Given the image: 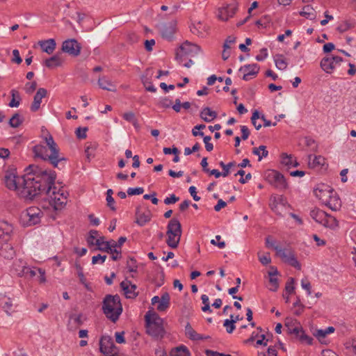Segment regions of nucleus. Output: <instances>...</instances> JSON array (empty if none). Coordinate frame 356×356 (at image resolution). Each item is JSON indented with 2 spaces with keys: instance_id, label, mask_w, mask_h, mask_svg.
Returning <instances> with one entry per match:
<instances>
[{
  "instance_id": "79ce46f5",
  "label": "nucleus",
  "mask_w": 356,
  "mask_h": 356,
  "mask_svg": "<svg viewBox=\"0 0 356 356\" xmlns=\"http://www.w3.org/2000/svg\"><path fill=\"white\" fill-rule=\"evenodd\" d=\"M168 235V238L166 240V243L169 247L171 248H177L179 245V241L181 238H179V236H175L174 235Z\"/></svg>"
},
{
  "instance_id": "5701e85b",
  "label": "nucleus",
  "mask_w": 356,
  "mask_h": 356,
  "mask_svg": "<svg viewBox=\"0 0 356 356\" xmlns=\"http://www.w3.org/2000/svg\"><path fill=\"white\" fill-rule=\"evenodd\" d=\"M332 191V189H330L327 191V193L329 194L327 196L330 197V200H325L324 203L331 210L337 211L341 207V201L337 197H332L331 195Z\"/></svg>"
},
{
  "instance_id": "864d4df0",
  "label": "nucleus",
  "mask_w": 356,
  "mask_h": 356,
  "mask_svg": "<svg viewBox=\"0 0 356 356\" xmlns=\"http://www.w3.org/2000/svg\"><path fill=\"white\" fill-rule=\"evenodd\" d=\"M223 326L226 327V331L229 334L232 333L236 328L235 323L231 319H225Z\"/></svg>"
},
{
  "instance_id": "3c124183",
  "label": "nucleus",
  "mask_w": 356,
  "mask_h": 356,
  "mask_svg": "<svg viewBox=\"0 0 356 356\" xmlns=\"http://www.w3.org/2000/svg\"><path fill=\"white\" fill-rule=\"evenodd\" d=\"M70 318L74 320V323L78 326L82 325L83 323V321L86 319V318H83V316L82 314H72L70 316Z\"/></svg>"
},
{
  "instance_id": "c9c22d12",
  "label": "nucleus",
  "mask_w": 356,
  "mask_h": 356,
  "mask_svg": "<svg viewBox=\"0 0 356 356\" xmlns=\"http://www.w3.org/2000/svg\"><path fill=\"white\" fill-rule=\"evenodd\" d=\"M95 250H99L109 254L116 253L122 254L121 250H118L116 248H112L111 242L110 241H106L104 243V245H102L99 247H96Z\"/></svg>"
},
{
  "instance_id": "774afa93",
  "label": "nucleus",
  "mask_w": 356,
  "mask_h": 356,
  "mask_svg": "<svg viewBox=\"0 0 356 356\" xmlns=\"http://www.w3.org/2000/svg\"><path fill=\"white\" fill-rule=\"evenodd\" d=\"M205 355L207 356H232L229 354L220 353L217 351L211 350H206Z\"/></svg>"
},
{
  "instance_id": "2eb2a0df",
  "label": "nucleus",
  "mask_w": 356,
  "mask_h": 356,
  "mask_svg": "<svg viewBox=\"0 0 356 356\" xmlns=\"http://www.w3.org/2000/svg\"><path fill=\"white\" fill-rule=\"evenodd\" d=\"M26 215L29 218L27 224L31 226L37 225L40 222L42 213L38 207H30L26 210Z\"/></svg>"
},
{
  "instance_id": "680f3d73",
  "label": "nucleus",
  "mask_w": 356,
  "mask_h": 356,
  "mask_svg": "<svg viewBox=\"0 0 356 356\" xmlns=\"http://www.w3.org/2000/svg\"><path fill=\"white\" fill-rule=\"evenodd\" d=\"M266 246L267 248H271L275 250V248H277L278 249H281L282 248L276 244V241L274 240H271V236H268L266 238Z\"/></svg>"
},
{
  "instance_id": "4468645a",
  "label": "nucleus",
  "mask_w": 356,
  "mask_h": 356,
  "mask_svg": "<svg viewBox=\"0 0 356 356\" xmlns=\"http://www.w3.org/2000/svg\"><path fill=\"white\" fill-rule=\"evenodd\" d=\"M343 61V58L338 56L332 57H326L321 60V67L327 73H330V70H333L337 64Z\"/></svg>"
},
{
  "instance_id": "cd10ccee",
  "label": "nucleus",
  "mask_w": 356,
  "mask_h": 356,
  "mask_svg": "<svg viewBox=\"0 0 356 356\" xmlns=\"http://www.w3.org/2000/svg\"><path fill=\"white\" fill-rule=\"evenodd\" d=\"M170 300L169 293L167 292L163 293L160 298V302L156 308L157 310L159 312L165 311L170 307Z\"/></svg>"
},
{
  "instance_id": "f704fd0d",
  "label": "nucleus",
  "mask_w": 356,
  "mask_h": 356,
  "mask_svg": "<svg viewBox=\"0 0 356 356\" xmlns=\"http://www.w3.org/2000/svg\"><path fill=\"white\" fill-rule=\"evenodd\" d=\"M113 340L109 336H102L99 341V350L102 354H106V348L113 346Z\"/></svg>"
},
{
  "instance_id": "69168bd1",
  "label": "nucleus",
  "mask_w": 356,
  "mask_h": 356,
  "mask_svg": "<svg viewBox=\"0 0 356 356\" xmlns=\"http://www.w3.org/2000/svg\"><path fill=\"white\" fill-rule=\"evenodd\" d=\"M179 197H177L175 194H171L169 197L164 199V203L167 205L175 204L179 201Z\"/></svg>"
},
{
  "instance_id": "9d476101",
  "label": "nucleus",
  "mask_w": 356,
  "mask_h": 356,
  "mask_svg": "<svg viewBox=\"0 0 356 356\" xmlns=\"http://www.w3.org/2000/svg\"><path fill=\"white\" fill-rule=\"evenodd\" d=\"M237 10L238 3L234 1L226 6L220 8L218 12V17L221 20L227 21L234 15Z\"/></svg>"
},
{
  "instance_id": "13d9d810",
  "label": "nucleus",
  "mask_w": 356,
  "mask_h": 356,
  "mask_svg": "<svg viewBox=\"0 0 356 356\" xmlns=\"http://www.w3.org/2000/svg\"><path fill=\"white\" fill-rule=\"evenodd\" d=\"M258 257L259 261L264 266L268 265L271 262V258L269 252L266 253L264 255H260L259 253H258Z\"/></svg>"
},
{
  "instance_id": "f03ea898",
  "label": "nucleus",
  "mask_w": 356,
  "mask_h": 356,
  "mask_svg": "<svg viewBox=\"0 0 356 356\" xmlns=\"http://www.w3.org/2000/svg\"><path fill=\"white\" fill-rule=\"evenodd\" d=\"M102 311L109 320L115 323L123 311L120 296L118 294L106 295L102 302Z\"/></svg>"
},
{
  "instance_id": "c03bdc74",
  "label": "nucleus",
  "mask_w": 356,
  "mask_h": 356,
  "mask_svg": "<svg viewBox=\"0 0 356 356\" xmlns=\"http://www.w3.org/2000/svg\"><path fill=\"white\" fill-rule=\"evenodd\" d=\"M293 325L294 327L290 330L289 334H294L296 338L298 339L303 328L300 323L296 320L294 321Z\"/></svg>"
},
{
  "instance_id": "a211bd4d",
  "label": "nucleus",
  "mask_w": 356,
  "mask_h": 356,
  "mask_svg": "<svg viewBox=\"0 0 356 356\" xmlns=\"http://www.w3.org/2000/svg\"><path fill=\"white\" fill-rule=\"evenodd\" d=\"M47 94V90L45 88H38L35 95L33 97V102L30 107V109L32 112H36L40 109L42 99V98L46 97Z\"/></svg>"
},
{
  "instance_id": "7ed1b4c3",
  "label": "nucleus",
  "mask_w": 356,
  "mask_h": 356,
  "mask_svg": "<svg viewBox=\"0 0 356 356\" xmlns=\"http://www.w3.org/2000/svg\"><path fill=\"white\" fill-rule=\"evenodd\" d=\"M147 333L154 337H163L165 330L163 327V319L154 312H147L145 316Z\"/></svg>"
},
{
  "instance_id": "2f4dec72",
  "label": "nucleus",
  "mask_w": 356,
  "mask_h": 356,
  "mask_svg": "<svg viewBox=\"0 0 356 356\" xmlns=\"http://www.w3.org/2000/svg\"><path fill=\"white\" fill-rule=\"evenodd\" d=\"M335 329L332 326H330L326 327L325 329H319L317 330L314 333V335L318 339V340L323 343V339L329 334L333 333L334 332Z\"/></svg>"
},
{
  "instance_id": "6e6552de",
  "label": "nucleus",
  "mask_w": 356,
  "mask_h": 356,
  "mask_svg": "<svg viewBox=\"0 0 356 356\" xmlns=\"http://www.w3.org/2000/svg\"><path fill=\"white\" fill-rule=\"evenodd\" d=\"M81 45L74 38L67 39L63 42L62 51L69 55L76 57L81 53Z\"/></svg>"
},
{
  "instance_id": "0e129e2a",
  "label": "nucleus",
  "mask_w": 356,
  "mask_h": 356,
  "mask_svg": "<svg viewBox=\"0 0 356 356\" xmlns=\"http://www.w3.org/2000/svg\"><path fill=\"white\" fill-rule=\"evenodd\" d=\"M106 255H102L100 254L96 256H93L92 258V264H96L97 263H100L101 264H102L106 261Z\"/></svg>"
},
{
  "instance_id": "4c0bfd02",
  "label": "nucleus",
  "mask_w": 356,
  "mask_h": 356,
  "mask_svg": "<svg viewBox=\"0 0 356 356\" xmlns=\"http://www.w3.org/2000/svg\"><path fill=\"white\" fill-rule=\"evenodd\" d=\"M10 94L12 96V99L9 102L8 106L11 108L18 107L20 104V101L22 99L19 92L15 89H13L10 91Z\"/></svg>"
},
{
  "instance_id": "a19ab883",
  "label": "nucleus",
  "mask_w": 356,
  "mask_h": 356,
  "mask_svg": "<svg viewBox=\"0 0 356 356\" xmlns=\"http://www.w3.org/2000/svg\"><path fill=\"white\" fill-rule=\"evenodd\" d=\"M1 305L3 309L8 314L10 315L11 312L13 311V302L10 300V298H3L1 300Z\"/></svg>"
},
{
  "instance_id": "6ab92c4d",
  "label": "nucleus",
  "mask_w": 356,
  "mask_h": 356,
  "mask_svg": "<svg viewBox=\"0 0 356 356\" xmlns=\"http://www.w3.org/2000/svg\"><path fill=\"white\" fill-rule=\"evenodd\" d=\"M13 226L7 222L0 223V243L9 241L13 233Z\"/></svg>"
},
{
  "instance_id": "49530a36",
  "label": "nucleus",
  "mask_w": 356,
  "mask_h": 356,
  "mask_svg": "<svg viewBox=\"0 0 356 356\" xmlns=\"http://www.w3.org/2000/svg\"><path fill=\"white\" fill-rule=\"evenodd\" d=\"M127 268L131 273H136L137 272V264L136 260L134 257H129L127 261Z\"/></svg>"
},
{
  "instance_id": "393cba45",
  "label": "nucleus",
  "mask_w": 356,
  "mask_h": 356,
  "mask_svg": "<svg viewBox=\"0 0 356 356\" xmlns=\"http://www.w3.org/2000/svg\"><path fill=\"white\" fill-rule=\"evenodd\" d=\"M61 54L57 53L44 60V65L48 68H53L61 65L63 63Z\"/></svg>"
},
{
  "instance_id": "ea45409f",
  "label": "nucleus",
  "mask_w": 356,
  "mask_h": 356,
  "mask_svg": "<svg viewBox=\"0 0 356 356\" xmlns=\"http://www.w3.org/2000/svg\"><path fill=\"white\" fill-rule=\"evenodd\" d=\"M274 61L278 70H284L287 67V63L282 54H277L274 58Z\"/></svg>"
},
{
  "instance_id": "f8f14e48",
  "label": "nucleus",
  "mask_w": 356,
  "mask_h": 356,
  "mask_svg": "<svg viewBox=\"0 0 356 356\" xmlns=\"http://www.w3.org/2000/svg\"><path fill=\"white\" fill-rule=\"evenodd\" d=\"M120 286L127 298L134 299L138 296V292L136 291L137 286L127 279L120 284Z\"/></svg>"
},
{
  "instance_id": "8fccbe9b",
  "label": "nucleus",
  "mask_w": 356,
  "mask_h": 356,
  "mask_svg": "<svg viewBox=\"0 0 356 356\" xmlns=\"http://www.w3.org/2000/svg\"><path fill=\"white\" fill-rule=\"evenodd\" d=\"M295 279L293 277H289V280L286 282V286H285V291L286 293L288 294H291L295 291Z\"/></svg>"
},
{
  "instance_id": "de8ad7c7",
  "label": "nucleus",
  "mask_w": 356,
  "mask_h": 356,
  "mask_svg": "<svg viewBox=\"0 0 356 356\" xmlns=\"http://www.w3.org/2000/svg\"><path fill=\"white\" fill-rule=\"evenodd\" d=\"M298 339L302 343L312 345L313 342V338L305 334V330H302Z\"/></svg>"
},
{
  "instance_id": "aec40b11",
  "label": "nucleus",
  "mask_w": 356,
  "mask_h": 356,
  "mask_svg": "<svg viewBox=\"0 0 356 356\" xmlns=\"http://www.w3.org/2000/svg\"><path fill=\"white\" fill-rule=\"evenodd\" d=\"M38 44L42 50L48 54H51L55 50L56 46L54 39L40 40L38 42Z\"/></svg>"
},
{
  "instance_id": "72a5a7b5",
  "label": "nucleus",
  "mask_w": 356,
  "mask_h": 356,
  "mask_svg": "<svg viewBox=\"0 0 356 356\" xmlns=\"http://www.w3.org/2000/svg\"><path fill=\"white\" fill-rule=\"evenodd\" d=\"M99 86L105 90L114 91L115 90V86L112 82L107 79L105 76L99 77L98 79Z\"/></svg>"
},
{
  "instance_id": "423d86ee",
  "label": "nucleus",
  "mask_w": 356,
  "mask_h": 356,
  "mask_svg": "<svg viewBox=\"0 0 356 356\" xmlns=\"http://www.w3.org/2000/svg\"><path fill=\"white\" fill-rule=\"evenodd\" d=\"M276 254L280 257L283 261L289 264L291 266L300 270L301 266L297 260L293 251L289 248L278 249L275 248Z\"/></svg>"
},
{
  "instance_id": "0eeeda50",
  "label": "nucleus",
  "mask_w": 356,
  "mask_h": 356,
  "mask_svg": "<svg viewBox=\"0 0 356 356\" xmlns=\"http://www.w3.org/2000/svg\"><path fill=\"white\" fill-rule=\"evenodd\" d=\"M200 51L201 48L200 46L186 40L179 47V51H177L176 54V59L179 60L183 56H194Z\"/></svg>"
},
{
  "instance_id": "052dcab7",
  "label": "nucleus",
  "mask_w": 356,
  "mask_h": 356,
  "mask_svg": "<svg viewBox=\"0 0 356 356\" xmlns=\"http://www.w3.org/2000/svg\"><path fill=\"white\" fill-rule=\"evenodd\" d=\"M37 88L36 81L28 82L25 85V90L27 94H31Z\"/></svg>"
},
{
  "instance_id": "c85d7f7f",
  "label": "nucleus",
  "mask_w": 356,
  "mask_h": 356,
  "mask_svg": "<svg viewBox=\"0 0 356 356\" xmlns=\"http://www.w3.org/2000/svg\"><path fill=\"white\" fill-rule=\"evenodd\" d=\"M299 14L310 20H314L316 17V11L311 5L305 6Z\"/></svg>"
},
{
  "instance_id": "f257e3e1",
  "label": "nucleus",
  "mask_w": 356,
  "mask_h": 356,
  "mask_svg": "<svg viewBox=\"0 0 356 356\" xmlns=\"http://www.w3.org/2000/svg\"><path fill=\"white\" fill-rule=\"evenodd\" d=\"M26 175L23 177V193L30 200L37 195L44 193L51 200L55 210L62 209L67 203L68 193L63 190L56 191L55 171L47 170L39 165L31 164L25 169Z\"/></svg>"
},
{
  "instance_id": "a18cd8bd",
  "label": "nucleus",
  "mask_w": 356,
  "mask_h": 356,
  "mask_svg": "<svg viewBox=\"0 0 356 356\" xmlns=\"http://www.w3.org/2000/svg\"><path fill=\"white\" fill-rule=\"evenodd\" d=\"M106 350V354H103L104 356H120L118 348L115 345L114 341L113 346H109Z\"/></svg>"
},
{
  "instance_id": "473e14b6",
  "label": "nucleus",
  "mask_w": 356,
  "mask_h": 356,
  "mask_svg": "<svg viewBox=\"0 0 356 356\" xmlns=\"http://www.w3.org/2000/svg\"><path fill=\"white\" fill-rule=\"evenodd\" d=\"M282 163L288 168H296L299 165V163L296 160H293L291 155H288L286 153L282 154Z\"/></svg>"
},
{
  "instance_id": "bf43d9fd",
  "label": "nucleus",
  "mask_w": 356,
  "mask_h": 356,
  "mask_svg": "<svg viewBox=\"0 0 356 356\" xmlns=\"http://www.w3.org/2000/svg\"><path fill=\"white\" fill-rule=\"evenodd\" d=\"M127 241V238L125 236H120L117 242H115L114 241H111V246L112 248H121L124 243H125Z\"/></svg>"
},
{
  "instance_id": "37998d69",
  "label": "nucleus",
  "mask_w": 356,
  "mask_h": 356,
  "mask_svg": "<svg viewBox=\"0 0 356 356\" xmlns=\"http://www.w3.org/2000/svg\"><path fill=\"white\" fill-rule=\"evenodd\" d=\"M99 235V232L95 229H92L89 232L88 236L86 238L88 246L91 247L95 245V240L97 236Z\"/></svg>"
},
{
  "instance_id": "58836bf2",
  "label": "nucleus",
  "mask_w": 356,
  "mask_h": 356,
  "mask_svg": "<svg viewBox=\"0 0 356 356\" xmlns=\"http://www.w3.org/2000/svg\"><path fill=\"white\" fill-rule=\"evenodd\" d=\"M22 122L23 118L18 113H16L10 119L8 124L13 128H17L19 127Z\"/></svg>"
},
{
  "instance_id": "e433bc0d",
  "label": "nucleus",
  "mask_w": 356,
  "mask_h": 356,
  "mask_svg": "<svg viewBox=\"0 0 356 356\" xmlns=\"http://www.w3.org/2000/svg\"><path fill=\"white\" fill-rule=\"evenodd\" d=\"M172 356H191L188 348L184 346L181 345L172 349L171 351Z\"/></svg>"
},
{
  "instance_id": "dca6fc26",
  "label": "nucleus",
  "mask_w": 356,
  "mask_h": 356,
  "mask_svg": "<svg viewBox=\"0 0 356 356\" xmlns=\"http://www.w3.org/2000/svg\"><path fill=\"white\" fill-rule=\"evenodd\" d=\"M0 256L8 260L13 259L15 256V250L9 241L0 243Z\"/></svg>"
},
{
  "instance_id": "a878e982",
  "label": "nucleus",
  "mask_w": 356,
  "mask_h": 356,
  "mask_svg": "<svg viewBox=\"0 0 356 356\" xmlns=\"http://www.w3.org/2000/svg\"><path fill=\"white\" fill-rule=\"evenodd\" d=\"M4 182L6 186L10 190H16L17 188L16 176L13 172H6L4 177Z\"/></svg>"
},
{
  "instance_id": "5fc2aeb1",
  "label": "nucleus",
  "mask_w": 356,
  "mask_h": 356,
  "mask_svg": "<svg viewBox=\"0 0 356 356\" xmlns=\"http://www.w3.org/2000/svg\"><path fill=\"white\" fill-rule=\"evenodd\" d=\"M88 127H78L76 129L75 134L76 137L79 139H84L87 137L86 132L88 131Z\"/></svg>"
},
{
  "instance_id": "7c9ffc66",
  "label": "nucleus",
  "mask_w": 356,
  "mask_h": 356,
  "mask_svg": "<svg viewBox=\"0 0 356 356\" xmlns=\"http://www.w3.org/2000/svg\"><path fill=\"white\" fill-rule=\"evenodd\" d=\"M309 165L311 168H316L318 166L323 167L325 164V159L322 156H309Z\"/></svg>"
},
{
  "instance_id": "603ef678",
  "label": "nucleus",
  "mask_w": 356,
  "mask_h": 356,
  "mask_svg": "<svg viewBox=\"0 0 356 356\" xmlns=\"http://www.w3.org/2000/svg\"><path fill=\"white\" fill-rule=\"evenodd\" d=\"M75 268L77 270V275L79 278V281L81 284H84L86 286H87L86 280L85 278V276L83 273V268L79 264H75Z\"/></svg>"
},
{
  "instance_id": "e2e57ef3",
  "label": "nucleus",
  "mask_w": 356,
  "mask_h": 356,
  "mask_svg": "<svg viewBox=\"0 0 356 356\" xmlns=\"http://www.w3.org/2000/svg\"><path fill=\"white\" fill-rule=\"evenodd\" d=\"M97 145L90 144V145L87 146L85 149V153L86 154V156L88 159H90V157H94V152L96 149Z\"/></svg>"
},
{
  "instance_id": "b1692460",
  "label": "nucleus",
  "mask_w": 356,
  "mask_h": 356,
  "mask_svg": "<svg viewBox=\"0 0 356 356\" xmlns=\"http://www.w3.org/2000/svg\"><path fill=\"white\" fill-rule=\"evenodd\" d=\"M217 116V113L212 111L208 106L203 108L200 113V117L206 122H211L216 119Z\"/></svg>"
},
{
  "instance_id": "9b49d317",
  "label": "nucleus",
  "mask_w": 356,
  "mask_h": 356,
  "mask_svg": "<svg viewBox=\"0 0 356 356\" xmlns=\"http://www.w3.org/2000/svg\"><path fill=\"white\" fill-rule=\"evenodd\" d=\"M177 22L172 20L167 23H163L159 26V31L161 36L168 40H171L173 38L174 33L176 31Z\"/></svg>"
},
{
  "instance_id": "39448f33",
  "label": "nucleus",
  "mask_w": 356,
  "mask_h": 356,
  "mask_svg": "<svg viewBox=\"0 0 356 356\" xmlns=\"http://www.w3.org/2000/svg\"><path fill=\"white\" fill-rule=\"evenodd\" d=\"M266 180L278 190L284 191L288 188V184L284 176L277 170H268Z\"/></svg>"
},
{
  "instance_id": "4d7b16f0",
  "label": "nucleus",
  "mask_w": 356,
  "mask_h": 356,
  "mask_svg": "<svg viewBox=\"0 0 356 356\" xmlns=\"http://www.w3.org/2000/svg\"><path fill=\"white\" fill-rule=\"evenodd\" d=\"M143 192L144 188L142 187L129 188L127 191L128 195H138L143 194Z\"/></svg>"
},
{
  "instance_id": "338daca9",
  "label": "nucleus",
  "mask_w": 356,
  "mask_h": 356,
  "mask_svg": "<svg viewBox=\"0 0 356 356\" xmlns=\"http://www.w3.org/2000/svg\"><path fill=\"white\" fill-rule=\"evenodd\" d=\"M172 104V101L168 97H163L159 101V105L165 108L171 107Z\"/></svg>"
},
{
  "instance_id": "6e6d98bb",
  "label": "nucleus",
  "mask_w": 356,
  "mask_h": 356,
  "mask_svg": "<svg viewBox=\"0 0 356 356\" xmlns=\"http://www.w3.org/2000/svg\"><path fill=\"white\" fill-rule=\"evenodd\" d=\"M205 128L206 125L204 124L196 125L192 129V134L194 136H204V132L200 131V130L204 129Z\"/></svg>"
},
{
  "instance_id": "c756f323",
  "label": "nucleus",
  "mask_w": 356,
  "mask_h": 356,
  "mask_svg": "<svg viewBox=\"0 0 356 356\" xmlns=\"http://www.w3.org/2000/svg\"><path fill=\"white\" fill-rule=\"evenodd\" d=\"M148 71L149 69L147 70L145 74H143L141 76L140 79L146 90L151 92H155L156 91V88L153 85L151 79L148 76Z\"/></svg>"
},
{
  "instance_id": "ddd939ff",
  "label": "nucleus",
  "mask_w": 356,
  "mask_h": 356,
  "mask_svg": "<svg viewBox=\"0 0 356 356\" xmlns=\"http://www.w3.org/2000/svg\"><path fill=\"white\" fill-rule=\"evenodd\" d=\"M259 66L257 63L247 64L241 66L238 71L244 72L243 80L247 81L250 79V76H256L259 72Z\"/></svg>"
},
{
  "instance_id": "4be33fe9",
  "label": "nucleus",
  "mask_w": 356,
  "mask_h": 356,
  "mask_svg": "<svg viewBox=\"0 0 356 356\" xmlns=\"http://www.w3.org/2000/svg\"><path fill=\"white\" fill-rule=\"evenodd\" d=\"M48 149L42 145H36L33 147V152L35 158H40L43 161H48L49 154H47Z\"/></svg>"
},
{
  "instance_id": "09e8293b",
  "label": "nucleus",
  "mask_w": 356,
  "mask_h": 356,
  "mask_svg": "<svg viewBox=\"0 0 356 356\" xmlns=\"http://www.w3.org/2000/svg\"><path fill=\"white\" fill-rule=\"evenodd\" d=\"M260 118V113L259 112L257 111V110H254L252 113V115L251 117V122H252V124H253V126L255 127V129L257 130H259L261 129V124H258L257 122V120L258 119H259Z\"/></svg>"
},
{
  "instance_id": "f3484780",
  "label": "nucleus",
  "mask_w": 356,
  "mask_h": 356,
  "mask_svg": "<svg viewBox=\"0 0 356 356\" xmlns=\"http://www.w3.org/2000/svg\"><path fill=\"white\" fill-rule=\"evenodd\" d=\"M181 225L178 219L172 218L168 222L167 226V234H172L175 236H181Z\"/></svg>"
},
{
  "instance_id": "1a4fd4ad",
  "label": "nucleus",
  "mask_w": 356,
  "mask_h": 356,
  "mask_svg": "<svg viewBox=\"0 0 356 356\" xmlns=\"http://www.w3.org/2000/svg\"><path fill=\"white\" fill-rule=\"evenodd\" d=\"M310 216L316 222L321 224L324 226H330L329 219H331L333 222H334V223H336V219L334 217L319 209H312L310 211Z\"/></svg>"
},
{
  "instance_id": "20e7f679",
  "label": "nucleus",
  "mask_w": 356,
  "mask_h": 356,
  "mask_svg": "<svg viewBox=\"0 0 356 356\" xmlns=\"http://www.w3.org/2000/svg\"><path fill=\"white\" fill-rule=\"evenodd\" d=\"M44 139L47 144L46 147L51 152L49 156L47 158L48 161L53 165V167L57 168L60 170L63 169L65 167L63 162H65L67 159L65 157L60 156V149L51 135L48 134Z\"/></svg>"
},
{
  "instance_id": "bb28decb",
  "label": "nucleus",
  "mask_w": 356,
  "mask_h": 356,
  "mask_svg": "<svg viewBox=\"0 0 356 356\" xmlns=\"http://www.w3.org/2000/svg\"><path fill=\"white\" fill-rule=\"evenodd\" d=\"M185 334L191 340L199 341L203 339V336L197 334L191 327L190 323H187L185 326Z\"/></svg>"
},
{
  "instance_id": "412c9836",
  "label": "nucleus",
  "mask_w": 356,
  "mask_h": 356,
  "mask_svg": "<svg viewBox=\"0 0 356 356\" xmlns=\"http://www.w3.org/2000/svg\"><path fill=\"white\" fill-rule=\"evenodd\" d=\"M136 222L140 227L144 226L147 222L151 220L152 215L149 211L147 213L140 211V208L138 207L136 209Z\"/></svg>"
}]
</instances>
